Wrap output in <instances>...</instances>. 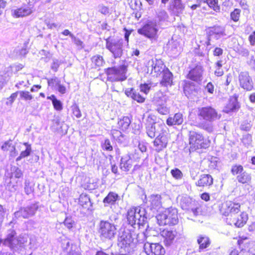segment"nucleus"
Returning <instances> with one entry per match:
<instances>
[{"label": "nucleus", "mask_w": 255, "mask_h": 255, "mask_svg": "<svg viewBox=\"0 0 255 255\" xmlns=\"http://www.w3.org/2000/svg\"><path fill=\"white\" fill-rule=\"evenodd\" d=\"M241 210V204L234 200L225 201L219 206V213L226 223L237 228L244 227L249 220L248 214Z\"/></svg>", "instance_id": "obj_1"}, {"label": "nucleus", "mask_w": 255, "mask_h": 255, "mask_svg": "<svg viewBox=\"0 0 255 255\" xmlns=\"http://www.w3.org/2000/svg\"><path fill=\"white\" fill-rule=\"evenodd\" d=\"M197 116L200 120L204 121L199 124L198 127L206 131H210L212 129L210 123L219 120L221 117L217 110L211 106L198 108Z\"/></svg>", "instance_id": "obj_2"}, {"label": "nucleus", "mask_w": 255, "mask_h": 255, "mask_svg": "<svg viewBox=\"0 0 255 255\" xmlns=\"http://www.w3.org/2000/svg\"><path fill=\"white\" fill-rule=\"evenodd\" d=\"M188 135V149L190 152L206 149L209 147L211 142L209 136L205 135L201 132L190 130Z\"/></svg>", "instance_id": "obj_3"}, {"label": "nucleus", "mask_w": 255, "mask_h": 255, "mask_svg": "<svg viewBox=\"0 0 255 255\" xmlns=\"http://www.w3.org/2000/svg\"><path fill=\"white\" fill-rule=\"evenodd\" d=\"M104 71L107 81L111 82H123L128 78V65L126 64L108 67L105 69Z\"/></svg>", "instance_id": "obj_4"}, {"label": "nucleus", "mask_w": 255, "mask_h": 255, "mask_svg": "<svg viewBox=\"0 0 255 255\" xmlns=\"http://www.w3.org/2000/svg\"><path fill=\"white\" fill-rule=\"evenodd\" d=\"M157 220L160 226L175 225L178 223V211L176 208L169 207L159 213L156 216Z\"/></svg>", "instance_id": "obj_5"}, {"label": "nucleus", "mask_w": 255, "mask_h": 255, "mask_svg": "<svg viewBox=\"0 0 255 255\" xmlns=\"http://www.w3.org/2000/svg\"><path fill=\"white\" fill-rule=\"evenodd\" d=\"M231 173L236 177L238 182L245 186H250L252 177L251 173L245 170L243 165L238 164H234L231 168Z\"/></svg>", "instance_id": "obj_6"}, {"label": "nucleus", "mask_w": 255, "mask_h": 255, "mask_svg": "<svg viewBox=\"0 0 255 255\" xmlns=\"http://www.w3.org/2000/svg\"><path fill=\"white\" fill-rule=\"evenodd\" d=\"M106 47L112 53L115 58H121L123 54V40H116L111 36L105 39Z\"/></svg>", "instance_id": "obj_7"}, {"label": "nucleus", "mask_w": 255, "mask_h": 255, "mask_svg": "<svg viewBox=\"0 0 255 255\" xmlns=\"http://www.w3.org/2000/svg\"><path fill=\"white\" fill-rule=\"evenodd\" d=\"M99 233L101 238L111 240L116 235L117 228L114 224L102 220L99 224Z\"/></svg>", "instance_id": "obj_8"}, {"label": "nucleus", "mask_w": 255, "mask_h": 255, "mask_svg": "<svg viewBox=\"0 0 255 255\" xmlns=\"http://www.w3.org/2000/svg\"><path fill=\"white\" fill-rule=\"evenodd\" d=\"M156 26V24L154 22L148 21L141 28L138 29L137 32L150 39H156L158 29Z\"/></svg>", "instance_id": "obj_9"}, {"label": "nucleus", "mask_w": 255, "mask_h": 255, "mask_svg": "<svg viewBox=\"0 0 255 255\" xmlns=\"http://www.w3.org/2000/svg\"><path fill=\"white\" fill-rule=\"evenodd\" d=\"M24 242L23 238L17 237L16 233L14 230H11L3 241V245L11 249H13L18 246L21 247Z\"/></svg>", "instance_id": "obj_10"}, {"label": "nucleus", "mask_w": 255, "mask_h": 255, "mask_svg": "<svg viewBox=\"0 0 255 255\" xmlns=\"http://www.w3.org/2000/svg\"><path fill=\"white\" fill-rule=\"evenodd\" d=\"M143 249L146 255H165L166 253L164 248L159 243L147 242Z\"/></svg>", "instance_id": "obj_11"}, {"label": "nucleus", "mask_w": 255, "mask_h": 255, "mask_svg": "<svg viewBox=\"0 0 255 255\" xmlns=\"http://www.w3.org/2000/svg\"><path fill=\"white\" fill-rule=\"evenodd\" d=\"M133 241V239L130 233L123 232L118 238V246L125 252H129Z\"/></svg>", "instance_id": "obj_12"}, {"label": "nucleus", "mask_w": 255, "mask_h": 255, "mask_svg": "<svg viewBox=\"0 0 255 255\" xmlns=\"http://www.w3.org/2000/svg\"><path fill=\"white\" fill-rule=\"evenodd\" d=\"M240 87L247 91H251L254 88V83L248 72H242L239 75Z\"/></svg>", "instance_id": "obj_13"}, {"label": "nucleus", "mask_w": 255, "mask_h": 255, "mask_svg": "<svg viewBox=\"0 0 255 255\" xmlns=\"http://www.w3.org/2000/svg\"><path fill=\"white\" fill-rule=\"evenodd\" d=\"M168 142V137L166 131H162L153 141V144L155 150L159 152L165 148Z\"/></svg>", "instance_id": "obj_14"}, {"label": "nucleus", "mask_w": 255, "mask_h": 255, "mask_svg": "<svg viewBox=\"0 0 255 255\" xmlns=\"http://www.w3.org/2000/svg\"><path fill=\"white\" fill-rule=\"evenodd\" d=\"M203 70L202 66L196 65L189 70L186 77L192 81L199 82L202 80Z\"/></svg>", "instance_id": "obj_15"}, {"label": "nucleus", "mask_w": 255, "mask_h": 255, "mask_svg": "<svg viewBox=\"0 0 255 255\" xmlns=\"http://www.w3.org/2000/svg\"><path fill=\"white\" fill-rule=\"evenodd\" d=\"M161 236L163 238L165 246L168 247L173 244L177 236V232L176 229H165L162 231Z\"/></svg>", "instance_id": "obj_16"}, {"label": "nucleus", "mask_w": 255, "mask_h": 255, "mask_svg": "<svg viewBox=\"0 0 255 255\" xmlns=\"http://www.w3.org/2000/svg\"><path fill=\"white\" fill-rule=\"evenodd\" d=\"M151 73L156 77H159L166 68L161 59H151Z\"/></svg>", "instance_id": "obj_17"}, {"label": "nucleus", "mask_w": 255, "mask_h": 255, "mask_svg": "<svg viewBox=\"0 0 255 255\" xmlns=\"http://www.w3.org/2000/svg\"><path fill=\"white\" fill-rule=\"evenodd\" d=\"M32 8L31 4H24L20 7L13 9L12 11V15L15 18L27 16L32 12Z\"/></svg>", "instance_id": "obj_18"}, {"label": "nucleus", "mask_w": 255, "mask_h": 255, "mask_svg": "<svg viewBox=\"0 0 255 255\" xmlns=\"http://www.w3.org/2000/svg\"><path fill=\"white\" fill-rule=\"evenodd\" d=\"M214 179L212 176L209 174H201L199 179L195 183L197 187L202 188H209L213 184Z\"/></svg>", "instance_id": "obj_19"}, {"label": "nucleus", "mask_w": 255, "mask_h": 255, "mask_svg": "<svg viewBox=\"0 0 255 255\" xmlns=\"http://www.w3.org/2000/svg\"><path fill=\"white\" fill-rule=\"evenodd\" d=\"M238 95L234 94L230 97L229 101L225 107L224 112L229 113L238 111L241 107L238 102Z\"/></svg>", "instance_id": "obj_20"}, {"label": "nucleus", "mask_w": 255, "mask_h": 255, "mask_svg": "<svg viewBox=\"0 0 255 255\" xmlns=\"http://www.w3.org/2000/svg\"><path fill=\"white\" fill-rule=\"evenodd\" d=\"M105 64V60L103 56L96 54L90 58V67L92 69L100 70Z\"/></svg>", "instance_id": "obj_21"}, {"label": "nucleus", "mask_w": 255, "mask_h": 255, "mask_svg": "<svg viewBox=\"0 0 255 255\" xmlns=\"http://www.w3.org/2000/svg\"><path fill=\"white\" fill-rule=\"evenodd\" d=\"M155 101L157 107V111L161 115H166L169 112L168 108L165 105L167 101L165 96L158 97Z\"/></svg>", "instance_id": "obj_22"}, {"label": "nucleus", "mask_w": 255, "mask_h": 255, "mask_svg": "<svg viewBox=\"0 0 255 255\" xmlns=\"http://www.w3.org/2000/svg\"><path fill=\"white\" fill-rule=\"evenodd\" d=\"M183 122V115L180 113H175L173 116H170L166 119V124L169 126H179Z\"/></svg>", "instance_id": "obj_23"}, {"label": "nucleus", "mask_w": 255, "mask_h": 255, "mask_svg": "<svg viewBox=\"0 0 255 255\" xmlns=\"http://www.w3.org/2000/svg\"><path fill=\"white\" fill-rule=\"evenodd\" d=\"M79 207L86 211H89L92 207L90 197L86 194H81L79 198Z\"/></svg>", "instance_id": "obj_24"}, {"label": "nucleus", "mask_w": 255, "mask_h": 255, "mask_svg": "<svg viewBox=\"0 0 255 255\" xmlns=\"http://www.w3.org/2000/svg\"><path fill=\"white\" fill-rule=\"evenodd\" d=\"M130 123L131 120L128 116H124L119 119L117 126L120 133H122V132H125L128 128Z\"/></svg>", "instance_id": "obj_25"}, {"label": "nucleus", "mask_w": 255, "mask_h": 255, "mask_svg": "<svg viewBox=\"0 0 255 255\" xmlns=\"http://www.w3.org/2000/svg\"><path fill=\"white\" fill-rule=\"evenodd\" d=\"M132 162L130 156L126 155L121 158L120 162V168L126 172L129 171L132 166Z\"/></svg>", "instance_id": "obj_26"}, {"label": "nucleus", "mask_w": 255, "mask_h": 255, "mask_svg": "<svg viewBox=\"0 0 255 255\" xmlns=\"http://www.w3.org/2000/svg\"><path fill=\"white\" fill-rule=\"evenodd\" d=\"M172 74L168 68L162 73V79L160 84L163 86H171L172 84Z\"/></svg>", "instance_id": "obj_27"}, {"label": "nucleus", "mask_w": 255, "mask_h": 255, "mask_svg": "<svg viewBox=\"0 0 255 255\" xmlns=\"http://www.w3.org/2000/svg\"><path fill=\"white\" fill-rule=\"evenodd\" d=\"M162 207L161 198L159 195H153L150 199V209L153 212L158 211Z\"/></svg>", "instance_id": "obj_28"}, {"label": "nucleus", "mask_w": 255, "mask_h": 255, "mask_svg": "<svg viewBox=\"0 0 255 255\" xmlns=\"http://www.w3.org/2000/svg\"><path fill=\"white\" fill-rule=\"evenodd\" d=\"M192 205L193 207L191 208V211L195 216H201L204 214L205 212L202 202L194 201Z\"/></svg>", "instance_id": "obj_29"}, {"label": "nucleus", "mask_w": 255, "mask_h": 255, "mask_svg": "<svg viewBox=\"0 0 255 255\" xmlns=\"http://www.w3.org/2000/svg\"><path fill=\"white\" fill-rule=\"evenodd\" d=\"M185 8L182 0H172L169 5V10L173 12H179Z\"/></svg>", "instance_id": "obj_30"}, {"label": "nucleus", "mask_w": 255, "mask_h": 255, "mask_svg": "<svg viewBox=\"0 0 255 255\" xmlns=\"http://www.w3.org/2000/svg\"><path fill=\"white\" fill-rule=\"evenodd\" d=\"M126 93L128 96L130 97L138 103H143L145 102V98L142 96L138 92H136L133 88H130Z\"/></svg>", "instance_id": "obj_31"}, {"label": "nucleus", "mask_w": 255, "mask_h": 255, "mask_svg": "<svg viewBox=\"0 0 255 255\" xmlns=\"http://www.w3.org/2000/svg\"><path fill=\"white\" fill-rule=\"evenodd\" d=\"M235 239H237V245L242 250H245L251 248V243L250 242H246L248 240L247 237L239 236Z\"/></svg>", "instance_id": "obj_32"}, {"label": "nucleus", "mask_w": 255, "mask_h": 255, "mask_svg": "<svg viewBox=\"0 0 255 255\" xmlns=\"http://www.w3.org/2000/svg\"><path fill=\"white\" fill-rule=\"evenodd\" d=\"M119 195L114 192H110L104 198L103 203L108 205H115L116 201L119 199Z\"/></svg>", "instance_id": "obj_33"}, {"label": "nucleus", "mask_w": 255, "mask_h": 255, "mask_svg": "<svg viewBox=\"0 0 255 255\" xmlns=\"http://www.w3.org/2000/svg\"><path fill=\"white\" fill-rule=\"evenodd\" d=\"M197 243L199 245V249L200 250H203L208 248L211 244V241L209 237L202 235L198 237Z\"/></svg>", "instance_id": "obj_34"}, {"label": "nucleus", "mask_w": 255, "mask_h": 255, "mask_svg": "<svg viewBox=\"0 0 255 255\" xmlns=\"http://www.w3.org/2000/svg\"><path fill=\"white\" fill-rule=\"evenodd\" d=\"M137 213L136 212V209L135 208L130 209L127 213V219L128 224L132 226L135 225L137 219Z\"/></svg>", "instance_id": "obj_35"}, {"label": "nucleus", "mask_w": 255, "mask_h": 255, "mask_svg": "<svg viewBox=\"0 0 255 255\" xmlns=\"http://www.w3.org/2000/svg\"><path fill=\"white\" fill-rule=\"evenodd\" d=\"M183 91L186 96L190 95L195 90V85L191 82L184 80L183 81Z\"/></svg>", "instance_id": "obj_36"}, {"label": "nucleus", "mask_w": 255, "mask_h": 255, "mask_svg": "<svg viewBox=\"0 0 255 255\" xmlns=\"http://www.w3.org/2000/svg\"><path fill=\"white\" fill-rule=\"evenodd\" d=\"M35 210L32 206H27L20 209L19 212L23 218H28L35 214Z\"/></svg>", "instance_id": "obj_37"}, {"label": "nucleus", "mask_w": 255, "mask_h": 255, "mask_svg": "<svg viewBox=\"0 0 255 255\" xmlns=\"http://www.w3.org/2000/svg\"><path fill=\"white\" fill-rule=\"evenodd\" d=\"M1 149L4 151H10V155L12 157L15 156L17 154L15 147L9 141H6L1 146Z\"/></svg>", "instance_id": "obj_38"}, {"label": "nucleus", "mask_w": 255, "mask_h": 255, "mask_svg": "<svg viewBox=\"0 0 255 255\" xmlns=\"http://www.w3.org/2000/svg\"><path fill=\"white\" fill-rule=\"evenodd\" d=\"M208 29V35L209 37L214 35H220L224 34V29L220 26L214 25L209 27Z\"/></svg>", "instance_id": "obj_39"}, {"label": "nucleus", "mask_w": 255, "mask_h": 255, "mask_svg": "<svg viewBox=\"0 0 255 255\" xmlns=\"http://www.w3.org/2000/svg\"><path fill=\"white\" fill-rule=\"evenodd\" d=\"M206 4L215 12L219 13L221 11V6L219 3V0H208Z\"/></svg>", "instance_id": "obj_40"}, {"label": "nucleus", "mask_w": 255, "mask_h": 255, "mask_svg": "<svg viewBox=\"0 0 255 255\" xmlns=\"http://www.w3.org/2000/svg\"><path fill=\"white\" fill-rule=\"evenodd\" d=\"M47 99L51 100L54 109L56 111H61L63 106L60 101L57 100L55 95H52L47 97Z\"/></svg>", "instance_id": "obj_41"}, {"label": "nucleus", "mask_w": 255, "mask_h": 255, "mask_svg": "<svg viewBox=\"0 0 255 255\" xmlns=\"http://www.w3.org/2000/svg\"><path fill=\"white\" fill-rule=\"evenodd\" d=\"M72 117L77 119L81 118L82 116L81 110L78 105L74 103L71 107Z\"/></svg>", "instance_id": "obj_42"}, {"label": "nucleus", "mask_w": 255, "mask_h": 255, "mask_svg": "<svg viewBox=\"0 0 255 255\" xmlns=\"http://www.w3.org/2000/svg\"><path fill=\"white\" fill-rule=\"evenodd\" d=\"M20 99L24 101H31L33 99V96L27 91H19Z\"/></svg>", "instance_id": "obj_43"}, {"label": "nucleus", "mask_w": 255, "mask_h": 255, "mask_svg": "<svg viewBox=\"0 0 255 255\" xmlns=\"http://www.w3.org/2000/svg\"><path fill=\"white\" fill-rule=\"evenodd\" d=\"M222 62L221 60H218L215 63L216 70L214 71V74L218 77L222 76L224 74V71L222 69Z\"/></svg>", "instance_id": "obj_44"}, {"label": "nucleus", "mask_w": 255, "mask_h": 255, "mask_svg": "<svg viewBox=\"0 0 255 255\" xmlns=\"http://www.w3.org/2000/svg\"><path fill=\"white\" fill-rule=\"evenodd\" d=\"M241 10L239 8H235L230 13V18L234 22H238L240 17Z\"/></svg>", "instance_id": "obj_45"}, {"label": "nucleus", "mask_w": 255, "mask_h": 255, "mask_svg": "<svg viewBox=\"0 0 255 255\" xmlns=\"http://www.w3.org/2000/svg\"><path fill=\"white\" fill-rule=\"evenodd\" d=\"M101 147L104 150L112 151L113 150V147L111 145V141L109 139H106L104 142L101 144Z\"/></svg>", "instance_id": "obj_46"}, {"label": "nucleus", "mask_w": 255, "mask_h": 255, "mask_svg": "<svg viewBox=\"0 0 255 255\" xmlns=\"http://www.w3.org/2000/svg\"><path fill=\"white\" fill-rule=\"evenodd\" d=\"M60 83V81L56 77L47 79L48 85L52 88L57 87Z\"/></svg>", "instance_id": "obj_47"}, {"label": "nucleus", "mask_w": 255, "mask_h": 255, "mask_svg": "<svg viewBox=\"0 0 255 255\" xmlns=\"http://www.w3.org/2000/svg\"><path fill=\"white\" fill-rule=\"evenodd\" d=\"M171 174L173 177L176 179H180L183 177L181 171L177 168L172 169L171 170Z\"/></svg>", "instance_id": "obj_48"}, {"label": "nucleus", "mask_w": 255, "mask_h": 255, "mask_svg": "<svg viewBox=\"0 0 255 255\" xmlns=\"http://www.w3.org/2000/svg\"><path fill=\"white\" fill-rule=\"evenodd\" d=\"M18 94H19V91H16L14 93H12L10 96L7 98V101L6 104L7 105H11L14 101L16 100Z\"/></svg>", "instance_id": "obj_49"}, {"label": "nucleus", "mask_w": 255, "mask_h": 255, "mask_svg": "<svg viewBox=\"0 0 255 255\" xmlns=\"http://www.w3.org/2000/svg\"><path fill=\"white\" fill-rule=\"evenodd\" d=\"M71 37L73 39L74 44L78 47L79 49H81L84 48V43L81 39L76 37L73 35H71Z\"/></svg>", "instance_id": "obj_50"}, {"label": "nucleus", "mask_w": 255, "mask_h": 255, "mask_svg": "<svg viewBox=\"0 0 255 255\" xmlns=\"http://www.w3.org/2000/svg\"><path fill=\"white\" fill-rule=\"evenodd\" d=\"M31 151L32 150H30L29 149H25V150L20 152V155L16 158V160L17 161H19L21 159L29 156Z\"/></svg>", "instance_id": "obj_51"}, {"label": "nucleus", "mask_w": 255, "mask_h": 255, "mask_svg": "<svg viewBox=\"0 0 255 255\" xmlns=\"http://www.w3.org/2000/svg\"><path fill=\"white\" fill-rule=\"evenodd\" d=\"M64 225L69 229H71L74 224V222L71 219L66 217L63 222Z\"/></svg>", "instance_id": "obj_52"}, {"label": "nucleus", "mask_w": 255, "mask_h": 255, "mask_svg": "<svg viewBox=\"0 0 255 255\" xmlns=\"http://www.w3.org/2000/svg\"><path fill=\"white\" fill-rule=\"evenodd\" d=\"M99 12L103 14L107 15L110 13V8L108 6L102 4L99 5Z\"/></svg>", "instance_id": "obj_53"}, {"label": "nucleus", "mask_w": 255, "mask_h": 255, "mask_svg": "<svg viewBox=\"0 0 255 255\" xmlns=\"http://www.w3.org/2000/svg\"><path fill=\"white\" fill-rule=\"evenodd\" d=\"M140 91L144 93L147 94L150 89V87L147 83L141 84L140 85Z\"/></svg>", "instance_id": "obj_54"}, {"label": "nucleus", "mask_w": 255, "mask_h": 255, "mask_svg": "<svg viewBox=\"0 0 255 255\" xmlns=\"http://www.w3.org/2000/svg\"><path fill=\"white\" fill-rule=\"evenodd\" d=\"M147 134L150 138H153L155 136V128L153 127L152 126L151 127L147 129Z\"/></svg>", "instance_id": "obj_55"}, {"label": "nucleus", "mask_w": 255, "mask_h": 255, "mask_svg": "<svg viewBox=\"0 0 255 255\" xmlns=\"http://www.w3.org/2000/svg\"><path fill=\"white\" fill-rule=\"evenodd\" d=\"M248 40L251 46L255 45V31H253L249 35Z\"/></svg>", "instance_id": "obj_56"}, {"label": "nucleus", "mask_w": 255, "mask_h": 255, "mask_svg": "<svg viewBox=\"0 0 255 255\" xmlns=\"http://www.w3.org/2000/svg\"><path fill=\"white\" fill-rule=\"evenodd\" d=\"M22 172L18 168H16L12 173V175L16 178H19L22 176Z\"/></svg>", "instance_id": "obj_57"}, {"label": "nucleus", "mask_w": 255, "mask_h": 255, "mask_svg": "<svg viewBox=\"0 0 255 255\" xmlns=\"http://www.w3.org/2000/svg\"><path fill=\"white\" fill-rule=\"evenodd\" d=\"M223 53V50L220 47H216L213 51V55L214 56H220Z\"/></svg>", "instance_id": "obj_58"}, {"label": "nucleus", "mask_w": 255, "mask_h": 255, "mask_svg": "<svg viewBox=\"0 0 255 255\" xmlns=\"http://www.w3.org/2000/svg\"><path fill=\"white\" fill-rule=\"evenodd\" d=\"M206 89L208 93L213 94L214 91V86L211 82H209L206 86Z\"/></svg>", "instance_id": "obj_59"}, {"label": "nucleus", "mask_w": 255, "mask_h": 255, "mask_svg": "<svg viewBox=\"0 0 255 255\" xmlns=\"http://www.w3.org/2000/svg\"><path fill=\"white\" fill-rule=\"evenodd\" d=\"M200 198L202 200L208 202L210 200V194L207 192H204L200 195Z\"/></svg>", "instance_id": "obj_60"}, {"label": "nucleus", "mask_w": 255, "mask_h": 255, "mask_svg": "<svg viewBox=\"0 0 255 255\" xmlns=\"http://www.w3.org/2000/svg\"><path fill=\"white\" fill-rule=\"evenodd\" d=\"M7 2L5 0H0V15L2 14L6 5Z\"/></svg>", "instance_id": "obj_61"}, {"label": "nucleus", "mask_w": 255, "mask_h": 255, "mask_svg": "<svg viewBox=\"0 0 255 255\" xmlns=\"http://www.w3.org/2000/svg\"><path fill=\"white\" fill-rule=\"evenodd\" d=\"M57 90L59 92H60L62 94H64L66 92V88L65 86L63 85H61L60 83L59 84V85L57 86Z\"/></svg>", "instance_id": "obj_62"}, {"label": "nucleus", "mask_w": 255, "mask_h": 255, "mask_svg": "<svg viewBox=\"0 0 255 255\" xmlns=\"http://www.w3.org/2000/svg\"><path fill=\"white\" fill-rule=\"evenodd\" d=\"M124 30L125 31V40L127 41V43H128L129 41V37L131 33V30H128L126 27L124 28Z\"/></svg>", "instance_id": "obj_63"}, {"label": "nucleus", "mask_w": 255, "mask_h": 255, "mask_svg": "<svg viewBox=\"0 0 255 255\" xmlns=\"http://www.w3.org/2000/svg\"><path fill=\"white\" fill-rule=\"evenodd\" d=\"M248 230L250 232L255 233V221L251 222L248 225Z\"/></svg>", "instance_id": "obj_64"}]
</instances>
